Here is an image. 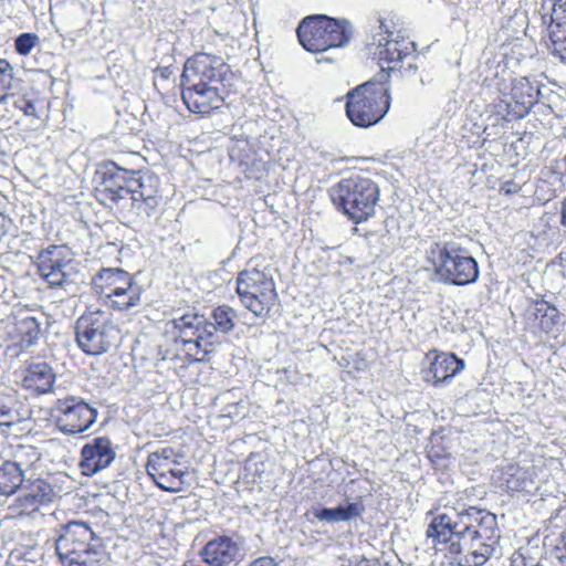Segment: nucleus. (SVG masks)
<instances>
[{"label": "nucleus", "mask_w": 566, "mask_h": 566, "mask_svg": "<svg viewBox=\"0 0 566 566\" xmlns=\"http://www.w3.org/2000/svg\"><path fill=\"white\" fill-rule=\"evenodd\" d=\"M39 275L51 287L66 290L76 275V264L72 252L64 245H50L41 251L36 258Z\"/></svg>", "instance_id": "15"}, {"label": "nucleus", "mask_w": 566, "mask_h": 566, "mask_svg": "<svg viewBox=\"0 0 566 566\" xmlns=\"http://www.w3.org/2000/svg\"><path fill=\"white\" fill-rule=\"evenodd\" d=\"M296 31L302 46L312 53L342 48L349 42L353 34L347 20H337L324 14L304 18Z\"/></svg>", "instance_id": "8"}, {"label": "nucleus", "mask_w": 566, "mask_h": 566, "mask_svg": "<svg viewBox=\"0 0 566 566\" xmlns=\"http://www.w3.org/2000/svg\"><path fill=\"white\" fill-rule=\"evenodd\" d=\"M365 512V505L361 501L346 502L334 509L315 507L313 515L318 521L328 523L347 522L353 518L359 517Z\"/></svg>", "instance_id": "27"}, {"label": "nucleus", "mask_w": 566, "mask_h": 566, "mask_svg": "<svg viewBox=\"0 0 566 566\" xmlns=\"http://www.w3.org/2000/svg\"><path fill=\"white\" fill-rule=\"evenodd\" d=\"M232 80L233 73L221 56L197 53L184 65L182 101L191 113L208 115L222 106Z\"/></svg>", "instance_id": "2"}, {"label": "nucleus", "mask_w": 566, "mask_h": 566, "mask_svg": "<svg viewBox=\"0 0 566 566\" xmlns=\"http://www.w3.org/2000/svg\"><path fill=\"white\" fill-rule=\"evenodd\" d=\"M369 51L382 71L395 72L396 65L402 63L416 51L415 43L396 29L392 20L379 21L378 31L369 43Z\"/></svg>", "instance_id": "11"}, {"label": "nucleus", "mask_w": 566, "mask_h": 566, "mask_svg": "<svg viewBox=\"0 0 566 566\" xmlns=\"http://www.w3.org/2000/svg\"><path fill=\"white\" fill-rule=\"evenodd\" d=\"M23 485L22 493L9 506L12 516H29L52 503L56 496L53 486L43 479L29 480Z\"/></svg>", "instance_id": "18"}, {"label": "nucleus", "mask_w": 566, "mask_h": 566, "mask_svg": "<svg viewBox=\"0 0 566 566\" xmlns=\"http://www.w3.org/2000/svg\"><path fill=\"white\" fill-rule=\"evenodd\" d=\"M30 417V411L14 397L0 395V426L10 428Z\"/></svg>", "instance_id": "28"}, {"label": "nucleus", "mask_w": 566, "mask_h": 566, "mask_svg": "<svg viewBox=\"0 0 566 566\" xmlns=\"http://www.w3.org/2000/svg\"><path fill=\"white\" fill-rule=\"evenodd\" d=\"M542 556V549L531 543L521 546L511 556V566H537Z\"/></svg>", "instance_id": "33"}, {"label": "nucleus", "mask_w": 566, "mask_h": 566, "mask_svg": "<svg viewBox=\"0 0 566 566\" xmlns=\"http://www.w3.org/2000/svg\"><path fill=\"white\" fill-rule=\"evenodd\" d=\"M53 546L62 566H99L104 553L93 544L96 535L90 524L70 521L55 530Z\"/></svg>", "instance_id": "4"}, {"label": "nucleus", "mask_w": 566, "mask_h": 566, "mask_svg": "<svg viewBox=\"0 0 566 566\" xmlns=\"http://www.w3.org/2000/svg\"><path fill=\"white\" fill-rule=\"evenodd\" d=\"M115 457L111 440L106 437H96L83 446L80 468L84 475L92 476L108 468Z\"/></svg>", "instance_id": "21"}, {"label": "nucleus", "mask_w": 566, "mask_h": 566, "mask_svg": "<svg viewBox=\"0 0 566 566\" xmlns=\"http://www.w3.org/2000/svg\"><path fill=\"white\" fill-rule=\"evenodd\" d=\"M15 329L20 336L21 345L27 347L32 346L38 340L41 332L40 323L35 317L29 315L17 322Z\"/></svg>", "instance_id": "31"}, {"label": "nucleus", "mask_w": 566, "mask_h": 566, "mask_svg": "<svg viewBox=\"0 0 566 566\" xmlns=\"http://www.w3.org/2000/svg\"><path fill=\"white\" fill-rule=\"evenodd\" d=\"M545 38L549 52L566 64V24H548L545 27Z\"/></svg>", "instance_id": "29"}, {"label": "nucleus", "mask_w": 566, "mask_h": 566, "mask_svg": "<svg viewBox=\"0 0 566 566\" xmlns=\"http://www.w3.org/2000/svg\"><path fill=\"white\" fill-rule=\"evenodd\" d=\"M346 97V115L361 128L380 122L390 107L389 90L382 83L366 82L349 91Z\"/></svg>", "instance_id": "9"}, {"label": "nucleus", "mask_w": 566, "mask_h": 566, "mask_svg": "<svg viewBox=\"0 0 566 566\" xmlns=\"http://www.w3.org/2000/svg\"><path fill=\"white\" fill-rule=\"evenodd\" d=\"M247 415V407L243 399L235 402H228L223 408L221 417L229 418L231 420H238L244 418Z\"/></svg>", "instance_id": "36"}, {"label": "nucleus", "mask_w": 566, "mask_h": 566, "mask_svg": "<svg viewBox=\"0 0 566 566\" xmlns=\"http://www.w3.org/2000/svg\"><path fill=\"white\" fill-rule=\"evenodd\" d=\"M329 196L339 211L355 223H360L374 216L380 190L370 177L356 174L333 186Z\"/></svg>", "instance_id": "5"}, {"label": "nucleus", "mask_w": 566, "mask_h": 566, "mask_svg": "<svg viewBox=\"0 0 566 566\" xmlns=\"http://www.w3.org/2000/svg\"><path fill=\"white\" fill-rule=\"evenodd\" d=\"M40 44V38L35 33L25 32L21 33L14 40L15 51L20 55H28L31 51Z\"/></svg>", "instance_id": "35"}, {"label": "nucleus", "mask_w": 566, "mask_h": 566, "mask_svg": "<svg viewBox=\"0 0 566 566\" xmlns=\"http://www.w3.org/2000/svg\"><path fill=\"white\" fill-rule=\"evenodd\" d=\"M539 87L527 77H516L511 82L510 92H502L494 103L496 115L511 122L525 117L537 103Z\"/></svg>", "instance_id": "16"}, {"label": "nucleus", "mask_w": 566, "mask_h": 566, "mask_svg": "<svg viewBox=\"0 0 566 566\" xmlns=\"http://www.w3.org/2000/svg\"><path fill=\"white\" fill-rule=\"evenodd\" d=\"M21 556L30 562H36L42 556V552L38 547H32L27 552L21 553Z\"/></svg>", "instance_id": "39"}, {"label": "nucleus", "mask_w": 566, "mask_h": 566, "mask_svg": "<svg viewBox=\"0 0 566 566\" xmlns=\"http://www.w3.org/2000/svg\"><path fill=\"white\" fill-rule=\"evenodd\" d=\"M250 566H277V564L271 557H261L251 563Z\"/></svg>", "instance_id": "40"}, {"label": "nucleus", "mask_w": 566, "mask_h": 566, "mask_svg": "<svg viewBox=\"0 0 566 566\" xmlns=\"http://www.w3.org/2000/svg\"><path fill=\"white\" fill-rule=\"evenodd\" d=\"M14 76L12 65L0 59V104L6 102L12 95Z\"/></svg>", "instance_id": "34"}, {"label": "nucleus", "mask_w": 566, "mask_h": 566, "mask_svg": "<svg viewBox=\"0 0 566 566\" xmlns=\"http://www.w3.org/2000/svg\"><path fill=\"white\" fill-rule=\"evenodd\" d=\"M158 178L154 175L137 176L130 181L128 190H122L117 210L126 218L149 217L160 202Z\"/></svg>", "instance_id": "13"}, {"label": "nucleus", "mask_w": 566, "mask_h": 566, "mask_svg": "<svg viewBox=\"0 0 566 566\" xmlns=\"http://www.w3.org/2000/svg\"><path fill=\"white\" fill-rule=\"evenodd\" d=\"M55 382V373L46 363L31 364L22 378V386L36 395L50 392Z\"/></svg>", "instance_id": "24"}, {"label": "nucleus", "mask_w": 566, "mask_h": 566, "mask_svg": "<svg viewBox=\"0 0 566 566\" xmlns=\"http://www.w3.org/2000/svg\"><path fill=\"white\" fill-rule=\"evenodd\" d=\"M356 566H388L387 563H385L384 565L381 564L380 560L378 559H368V558H363L361 560H359L357 563Z\"/></svg>", "instance_id": "41"}, {"label": "nucleus", "mask_w": 566, "mask_h": 566, "mask_svg": "<svg viewBox=\"0 0 566 566\" xmlns=\"http://www.w3.org/2000/svg\"><path fill=\"white\" fill-rule=\"evenodd\" d=\"M168 74H169V71H168V69H167V67H166V69H163V70L160 71V75H161L163 77H168Z\"/></svg>", "instance_id": "43"}, {"label": "nucleus", "mask_w": 566, "mask_h": 566, "mask_svg": "<svg viewBox=\"0 0 566 566\" xmlns=\"http://www.w3.org/2000/svg\"><path fill=\"white\" fill-rule=\"evenodd\" d=\"M542 25L560 23L566 24V0L544 1L541 9Z\"/></svg>", "instance_id": "30"}, {"label": "nucleus", "mask_w": 566, "mask_h": 566, "mask_svg": "<svg viewBox=\"0 0 566 566\" xmlns=\"http://www.w3.org/2000/svg\"><path fill=\"white\" fill-rule=\"evenodd\" d=\"M427 355L429 365L422 369V378L426 382L440 387L448 385L464 367V360L451 353H432Z\"/></svg>", "instance_id": "20"}, {"label": "nucleus", "mask_w": 566, "mask_h": 566, "mask_svg": "<svg viewBox=\"0 0 566 566\" xmlns=\"http://www.w3.org/2000/svg\"><path fill=\"white\" fill-rule=\"evenodd\" d=\"M27 465L18 460H7L0 464V495L14 494L27 481Z\"/></svg>", "instance_id": "25"}, {"label": "nucleus", "mask_w": 566, "mask_h": 566, "mask_svg": "<svg viewBox=\"0 0 566 566\" xmlns=\"http://www.w3.org/2000/svg\"><path fill=\"white\" fill-rule=\"evenodd\" d=\"M426 258L446 284L463 286L479 279L476 260L457 242H434L427 249Z\"/></svg>", "instance_id": "6"}, {"label": "nucleus", "mask_w": 566, "mask_h": 566, "mask_svg": "<svg viewBox=\"0 0 566 566\" xmlns=\"http://www.w3.org/2000/svg\"><path fill=\"white\" fill-rule=\"evenodd\" d=\"M556 552L562 566H566V530L562 533L560 542L556 546Z\"/></svg>", "instance_id": "38"}, {"label": "nucleus", "mask_w": 566, "mask_h": 566, "mask_svg": "<svg viewBox=\"0 0 566 566\" xmlns=\"http://www.w3.org/2000/svg\"><path fill=\"white\" fill-rule=\"evenodd\" d=\"M13 105L23 112L25 116L41 118L45 109V101L36 94H25L14 99Z\"/></svg>", "instance_id": "32"}, {"label": "nucleus", "mask_w": 566, "mask_h": 566, "mask_svg": "<svg viewBox=\"0 0 566 566\" xmlns=\"http://www.w3.org/2000/svg\"><path fill=\"white\" fill-rule=\"evenodd\" d=\"M116 334L108 315L101 311L83 314L75 326L78 347L88 355L107 352L114 345Z\"/></svg>", "instance_id": "12"}, {"label": "nucleus", "mask_w": 566, "mask_h": 566, "mask_svg": "<svg viewBox=\"0 0 566 566\" xmlns=\"http://www.w3.org/2000/svg\"><path fill=\"white\" fill-rule=\"evenodd\" d=\"M560 224L566 228V198L563 201L562 205V211H560Z\"/></svg>", "instance_id": "42"}, {"label": "nucleus", "mask_w": 566, "mask_h": 566, "mask_svg": "<svg viewBox=\"0 0 566 566\" xmlns=\"http://www.w3.org/2000/svg\"><path fill=\"white\" fill-rule=\"evenodd\" d=\"M53 410L56 427L66 434L88 430L97 418V410L76 396L57 399Z\"/></svg>", "instance_id": "17"}, {"label": "nucleus", "mask_w": 566, "mask_h": 566, "mask_svg": "<svg viewBox=\"0 0 566 566\" xmlns=\"http://www.w3.org/2000/svg\"><path fill=\"white\" fill-rule=\"evenodd\" d=\"M416 55L415 52L411 53L407 59L403 60L402 63H399L396 65V70L398 71L402 76L415 74L418 70L417 64L415 63Z\"/></svg>", "instance_id": "37"}, {"label": "nucleus", "mask_w": 566, "mask_h": 566, "mask_svg": "<svg viewBox=\"0 0 566 566\" xmlns=\"http://www.w3.org/2000/svg\"><path fill=\"white\" fill-rule=\"evenodd\" d=\"M200 555L209 566H229L240 560L242 548L233 537L221 535L210 539L201 549Z\"/></svg>", "instance_id": "22"}, {"label": "nucleus", "mask_w": 566, "mask_h": 566, "mask_svg": "<svg viewBox=\"0 0 566 566\" xmlns=\"http://www.w3.org/2000/svg\"><path fill=\"white\" fill-rule=\"evenodd\" d=\"M234 327V312L229 306L213 310L211 319L197 314H186L166 323V333L176 343L185 346L186 355L200 361L212 350L217 343V332L226 334Z\"/></svg>", "instance_id": "3"}, {"label": "nucleus", "mask_w": 566, "mask_h": 566, "mask_svg": "<svg viewBox=\"0 0 566 566\" xmlns=\"http://www.w3.org/2000/svg\"><path fill=\"white\" fill-rule=\"evenodd\" d=\"M237 293L244 307L255 316L268 315L277 300L272 269L251 261L237 277Z\"/></svg>", "instance_id": "7"}, {"label": "nucleus", "mask_w": 566, "mask_h": 566, "mask_svg": "<svg viewBox=\"0 0 566 566\" xmlns=\"http://www.w3.org/2000/svg\"><path fill=\"white\" fill-rule=\"evenodd\" d=\"M558 310L544 300L533 302L526 310V321L543 332H551L558 321Z\"/></svg>", "instance_id": "26"}, {"label": "nucleus", "mask_w": 566, "mask_h": 566, "mask_svg": "<svg viewBox=\"0 0 566 566\" xmlns=\"http://www.w3.org/2000/svg\"><path fill=\"white\" fill-rule=\"evenodd\" d=\"M427 537L437 551L454 555L459 566H482L499 544L500 530L495 514L470 506L434 515Z\"/></svg>", "instance_id": "1"}, {"label": "nucleus", "mask_w": 566, "mask_h": 566, "mask_svg": "<svg viewBox=\"0 0 566 566\" xmlns=\"http://www.w3.org/2000/svg\"><path fill=\"white\" fill-rule=\"evenodd\" d=\"M182 453L171 447H164L149 453L146 470L151 480L164 491L177 493L182 490L185 468L180 460Z\"/></svg>", "instance_id": "14"}, {"label": "nucleus", "mask_w": 566, "mask_h": 566, "mask_svg": "<svg viewBox=\"0 0 566 566\" xmlns=\"http://www.w3.org/2000/svg\"><path fill=\"white\" fill-rule=\"evenodd\" d=\"M136 172L133 170L118 167L115 163H108L104 166L102 177V195L105 200L112 203V207L117 209V201L122 190L130 188V181L135 179ZM124 197V193H120Z\"/></svg>", "instance_id": "23"}, {"label": "nucleus", "mask_w": 566, "mask_h": 566, "mask_svg": "<svg viewBox=\"0 0 566 566\" xmlns=\"http://www.w3.org/2000/svg\"><path fill=\"white\" fill-rule=\"evenodd\" d=\"M536 467L531 463H509L494 470L495 485L506 492H532L536 489Z\"/></svg>", "instance_id": "19"}, {"label": "nucleus", "mask_w": 566, "mask_h": 566, "mask_svg": "<svg viewBox=\"0 0 566 566\" xmlns=\"http://www.w3.org/2000/svg\"><path fill=\"white\" fill-rule=\"evenodd\" d=\"M93 287L107 306L119 312L138 306L144 292L142 285L119 268L101 270L93 279Z\"/></svg>", "instance_id": "10"}]
</instances>
